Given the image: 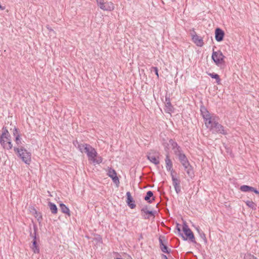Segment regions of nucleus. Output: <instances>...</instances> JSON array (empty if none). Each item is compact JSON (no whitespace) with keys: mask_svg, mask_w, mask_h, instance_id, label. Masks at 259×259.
Instances as JSON below:
<instances>
[{"mask_svg":"<svg viewBox=\"0 0 259 259\" xmlns=\"http://www.w3.org/2000/svg\"><path fill=\"white\" fill-rule=\"evenodd\" d=\"M77 148L81 153H85L87 154L89 160L94 164H98L102 162V158L97 155L95 149L90 145L80 144H78Z\"/></svg>","mask_w":259,"mask_h":259,"instance_id":"obj_1","label":"nucleus"},{"mask_svg":"<svg viewBox=\"0 0 259 259\" xmlns=\"http://www.w3.org/2000/svg\"><path fill=\"white\" fill-rule=\"evenodd\" d=\"M14 151L17 157L25 164L29 165L32 162V154L30 151L23 146L15 147Z\"/></svg>","mask_w":259,"mask_h":259,"instance_id":"obj_2","label":"nucleus"},{"mask_svg":"<svg viewBox=\"0 0 259 259\" xmlns=\"http://www.w3.org/2000/svg\"><path fill=\"white\" fill-rule=\"evenodd\" d=\"M0 143L5 149L10 150L13 148L11 137L6 128H3L0 136Z\"/></svg>","mask_w":259,"mask_h":259,"instance_id":"obj_3","label":"nucleus"},{"mask_svg":"<svg viewBox=\"0 0 259 259\" xmlns=\"http://www.w3.org/2000/svg\"><path fill=\"white\" fill-rule=\"evenodd\" d=\"M177 156H178L180 162L183 166L188 176L191 178L193 177L194 176L193 168L185 154L182 152L181 153H179Z\"/></svg>","mask_w":259,"mask_h":259,"instance_id":"obj_4","label":"nucleus"},{"mask_svg":"<svg viewBox=\"0 0 259 259\" xmlns=\"http://www.w3.org/2000/svg\"><path fill=\"white\" fill-rule=\"evenodd\" d=\"M211 58L217 66L225 64L224 59L225 57L221 51H214V50H213Z\"/></svg>","mask_w":259,"mask_h":259,"instance_id":"obj_5","label":"nucleus"},{"mask_svg":"<svg viewBox=\"0 0 259 259\" xmlns=\"http://www.w3.org/2000/svg\"><path fill=\"white\" fill-rule=\"evenodd\" d=\"M208 128L210 130L214 129L215 132L219 134L223 135H226L227 134V132L226 130L224 129V126L217 121V118L213 121L212 123L210 124Z\"/></svg>","mask_w":259,"mask_h":259,"instance_id":"obj_6","label":"nucleus"},{"mask_svg":"<svg viewBox=\"0 0 259 259\" xmlns=\"http://www.w3.org/2000/svg\"><path fill=\"white\" fill-rule=\"evenodd\" d=\"M183 230L185 234L184 235L185 236V238H187V240L189 239L193 243H196L193 233L185 223L183 225Z\"/></svg>","mask_w":259,"mask_h":259,"instance_id":"obj_7","label":"nucleus"},{"mask_svg":"<svg viewBox=\"0 0 259 259\" xmlns=\"http://www.w3.org/2000/svg\"><path fill=\"white\" fill-rule=\"evenodd\" d=\"M167 145L171 146L176 155H178L179 153H181L182 152L180 147L174 140L170 139Z\"/></svg>","mask_w":259,"mask_h":259,"instance_id":"obj_8","label":"nucleus"},{"mask_svg":"<svg viewBox=\"0 0 259 259\" xmlns=\"http://www.w3.org/2000/svg\"><path fill=\"white\" fill-rule=\"evenodd\" d=\"M203 118L204 120L205 125L207 127H209L210 124L218 117L215 116H211L210 113H208L207 114L204 115Z\"/></svg>","mask_w":259,"mask_h":259,"instance_id":"obj_9","label":"nucleus"},{"mask_svg":"<svg viewBox=\"0 0 259 259\" xmlns=\"http://www.w3.org/2000/svg\"><path fill=\"white\" fill-rule=\"evenodd\" d=\"M225 33L223 30L220 28H217L215 30V38L217 41H221L223 40Z\"/></svg>","mask_w":259,"mask_h":259,"instance_id":"obj_10","label":"nucleus"},{"mask_svg":"<svg viewBox=\"0 0 259 259\" xmlns=\"http://www.w3.org/2000/svg\"><path fill=\"white\" fill-rule=\"evenodd\" d=\"M171 179L172 181V184L175 188V191L177 194L181 192V187L180 185V181L174 177L173 174H171Z\"/></svg>","mask_w":259,"mask_h":259,"instance_id":"obj_11","label":"nucleus"},{"mask_svg":"<svg viewBox=\"0 0 259 259\" xmlns=\"http://www.w3.org/2000/svg\"><path fill=\"white\" fill-rule=\"evenodd\" d=\"M165 164H166V168L167 170L171 172V174H172L174 172V169L172 168V163L171 160L169 158V153H167L166 155V157L165 159Z\"/></svg>","mask_w":259,"mask_h":259,"instance_id":"obj_12","label":"nucleus"},{"mask_svg":"<svg viewBox=\"0 0 259 259\" xmlns=\"http://www.w3.org/2000/svg\"><path fill=\"white\" fill-rule=\"evenodd\" d=\"M126 195L127 197L126 203L127 205L131 209L135 208L136 207L135 200L132 197L131 193L130 192H126Z\"/></svg>","mask_w":259,"mask_h":259,"instance_id":"obj_13","label":"nucleus"},{"mask_svg":"<svg viewBox=\"0 0 259 259\" xmlns=\"http://www.w3.org/2000/svg\"><path fill=\"white\" fill-rule=\"evenodd\" d=\"M240 190L242 192H247L249 191H252L254 192L255 194L259 195V191L257 190L254 187L247 186V185H242L240 187Z\"/></svg>","mask_w":259,"mask_h":259,"instance_id":"obj_14","label":"nucleus"},{"mask_svg":"<svg viewBox=\"0 0 259 259\" xmlns=\"http://www.w3.org/2000/svg\"><path fill=\"white\" fill-rule=\"evenodd\" d=\"M192 40L198 47H202L204 45L203 39L201 37L195 34L192 36Z\"/></svg>","mask_w":259,"mask_h":259,"instance_id":"obj_15","label":"nucleus"},{"mask_svg":"<svg viewBox=\"0 0 259 259\" xmlns=\"http://www.w3.org/2000/svg\"><path fill=\"white\" fill-rule=\"evenodd\" d=\"M13 134L14 137H15V142L16 144L18 146L21 144V137L20 135L19 134V132L18 130L14 128L13 130Z\"/></svg>","mask_w":259,"mask_h":259,"instance_id":"obj_16","label":"nucleus"},{"mask_svg":"<svg viewBox=\"0 0 259 259\" xmlns=\"http://www.w3.org/2000/svg\"><path fill=\"white\" fill-rule=\"evenodd\" d=\"M30 248L33 251L34 253H39V247L38 243H37L35 238L33 239L32 241V244L30 246Z\"/></svg>","mask_w":259,"mask_h":259,"instance_id":"obj_17","label":"nucleus"},{"mask_svg":"<svg viewBox=\"0 0 259 259\" xmlns=\"http://www.w3.org/2000/svg\"><path fill=\"white\" fill-rule=\"evenodd\" d=\"M159 241L160 242V247L161 251L163 252L169 253L170 252V249H168L167 247L165 244H164L162 239L161 238H159Z\"/></svg>","mask_w":259,"mask_h":259,"instance_id":"obj_18","label":"nucleus"},{"mask_svg":"<svg viewBox=\"0 0 259 259\" xmlns=\"http://www.w3.org/2000/svg\"><path fill=\"white\" fill-rule=\"evenodd\" d=\"M153 193L152 191H149L147 192L144 199L149 203H151L152 200H154V197H153Z\"/></svg>","mask_w":259,"mask_h":259,"instance_id":"obj_19","label":"nucleus"},{"mask_svg":"<svg viewBox=\"0 0 259 259\" xmlns=\"http://www.w3.org/2000/svg\"><path fill=\"white\" fill-rule=\"evenodd\" d=\"M60 207L61 210V211L66 214H67L68 216H70V211L68 207H67L63 203H60Z\"/></svg>","mask_w":259,"mask_h":259,"instance_id":"obj_20","label":"nucleus"},{"mask_svg":"<svg viewBox=\"0 0 259 259\" xmlns=\"http://www.w3.org/2000/svg\"><path fill=\"white\" fill-rule=\"evenodd\" d=\"M164 103L165 107L168 109V110L169 111H171L173 107L171 105L170 100L169 97H167V96L165 97Z\"/></svg>","mask_w":259,"mask_h":259,"instance_id":"obj_21","label":"nucleus"},{"mask_svg":"<svg viewBox=\"0 0 259 259\" xmlns=\"http://www.w3.org/2000/svg\"><path fill=\"white\" fill-rule=\"evenodd\" d=\"M147 158L149 160H150L151 162H152L155 165H157L159 163V161L158 160V159L154 155H148Z\"/></svg>","mask_w":259,"mask_h":259,"instance_id":"obj_22","label":"nucleus"},{"mask_svg":"<svg viewBox=\"0 0 259 259\" xmlns=\"http://www.w3.org/2000/svg\"><path fill=\"white\" fill-rule=\"evenodd\" d=\"M48 205L53 213L56 214L57 213L58 209L57 206L54 203L50 202L48 203Z\"/></svg>","mask_w":259,"mask_h":259,"instance_id":"obj_23","label":"nucleus"},{"mask_svg":"<svg viewBox=\"0 0 259 259\" xmlns=\"http://www.w3.org/2000/svg\"><path fill=\"white\" fill-rule=\"evenodd\" d=\"M98 5L100 8L104 10H108L110 9V8L107 6V4H104L102 0H97Z\"/></svg>","mask_w":259,"mask_h":259,"instance_id":"obj_24","label":"nucleus"},{"mask_svg":"<svg viewBox=\"0 0 259 259\" xmlns=\"http://www.w3.org/2000/svg\"><path fill=\"white\" fill-rule=\"evenodd\" d=\"M208 75L210 76L212 78H214L216 79L217 83L219 84H220L221 79L220 78V76L216 73H208Z\"/></svg>","mask_w":259,"mask_h":259,"instance_id":"obj_25","label":"nucleus"},{"mask_svg":"<svg viewBox=\"0 0 259 259\" xmlns=\"http://www.w3.org/2000/svg\"><path fill=\"white\" fill-rule=\"evenodd\" d=\"M147 208V206H146L142 208L141 211L142 212H144L146 214H148L151 216H154V212L152 211L148 210Z\"/></svg>","mask_w":259,"mask_h":259,"instance_id":"obj_26","label":"nucleus"},{"mask_svg":"<svg viewBox=\"0 0 259 259\" xmlns=\"http://www.w3.org/2000/svg\"><path fill=\"white\" fill-rule=\"evenodd\" d=\"M200 111H201V114L202 116V117H203L204 115H206L208 113H209V111L207 110V109L204 106H201Z\"/></svg>","mask_w":259,"mask_h":259,"instance_id":"obj_27","label":"nucleus"},{"mask_svg":"<svg viewBox=\"0 0 259 259\" xmlns=\"http://www.w3.org/2000/svg\"><path fill=\"white\" fill-rule=\"evenodd\" d=\"M176 229L178 230L179 235L182 237L184 240H187V238H185V236L184 235L183 233H181V228L179 227V224H177Z\"/></svg>","mask_w":259,"mask_h":259,"instance_id":"obj_28","label":"nucleus"},{"mask_svg":"<svg viewBox=\"0 0 259 259\" xmlns=\"http://www.w3.org/2000/svg\"><path fill=\"white\" fill-rule=\"evenodd\" d=\"M246 204L250 208L255 209L256 205L252 201H247L246 202Z\"/></svg>","mask_w":259,"mask_h":259,"instance_id":"obj_29","label":"nucleus"},{"mask_svg":"<svg viewBox=\"0 0 259 259\" xmlns=\"http://www.w3.org/2000/svg\"><path fill=\"white\" fill-rule=\"evenodd\" d=\"M114 184H115L116 187H119V180L118 177L117 176V173L114 170Z\"/></svg>","mask_w":259,"mask_h":259,"instance_id":"obj_30","label":"nucleus"},{"mask_svg":"<svg viewBox=\"0 0 259 259\" xmlns=\"http://www.w3.org/2000/svg\"><path fill=\"white\" fill-rule=\"evenodd\" d=\"M244 259H257V258L251 254L247 253L245 254Z\"/></svg>","mask_w":259,"mask_h":259,"instance_id":"obj_31","label":"nucleus"},{"mask_svg":"<svg viewBox=\"0 0 259 259\" xmlns=\"http://www.w3.org/2000/svg\"><path fill=\"white\" fill-rule=\"evenodd\" d=\"M153 71L155 72V74L157 76V78H159V74H158V68L156 67H152L151 71Z\"/></svg>","mask_w":259,"mask_h":259,"instance_id":"obj_32","label":"nucleus"},{"mask_svg":"<svg viewBox=\"0 0 259 259\" xmlns=\"http://www.w3.org/2000/svg\"><path fill=\"white\" fill-rule=\"evenodd\" d=\"M199 234L200 237L204 240V241L205 242H206L207 239H206L205 235L204 233V232L203 231L200 232Z\"/></svg>","mask_w":259,"mask_h":259,"instance_id":"obj_33","label":"nucleus"},{"mask_svg":"<svg viewBox=\"0 0 259 259\" xmlns=\"http://www.w3.org/2000/svg\"><path fill=\"white\" fill-rule=\"evenodd\" d=\"M167 144L168 143H163V146L164 147L165 150L166 151H167L169 150V148H168V146H169V145H167Z\"/></svg>","mask_w":259,"mask_h":259,"instance_id":"obj_34","label":"nucleus"},{"mask_svg":"<svg viewBox=\"0 0 259 259\" xmlns=\"http://www.w3.org/2000/svg\"><path fill=\"white\" fill-rule=\"evenodd\" d=\"M109 176L112 179V180H113V173L110 171L109 172Z\"/></svg>","mask_w":259,"mask_h":259,"instance_id":"obj_35","label":"nucleus"},{"mask_svg":"<svg viewBox=\"0 0 259 259\" xmlns=\"http://www.w3.org/2000/svg\"><path fill=\"white\" fill-rule=\"evenodd\" d=\"M161 256H162V259H168L166 255H165L164 254H162Z\"/></svg>","mask_w":259,"mask_h":259,"instance_id":"obj_36","label":"nucleus"},{"mask_svg":"<svg viewBox=\"0 0 259 259\" xmlns=\"http://www.w3.org/2000/svg\"><path fill=\"white\" fill-rule=\"evenodd\" d=\"M196 230H197L198 234L200 232H202V231L198 227L196 228Z\"/></svg>","mask_w":259,"mask_h":259,"instance_id":"obj_37","label":"nucleus"},{"mask_svg":"<svg viewBox=\"0 0 259 259\" xmlns=\"http://www.w3.org/2000/svg\"><path fill=\"white\" fill-rule=\"evenodd\" d=\"M149 217H145V219H149Z\"/></svg>","mask_w":259,"mask_h":259,"instance_id":"obj_38","label":"nucleus"}]
</instances>
